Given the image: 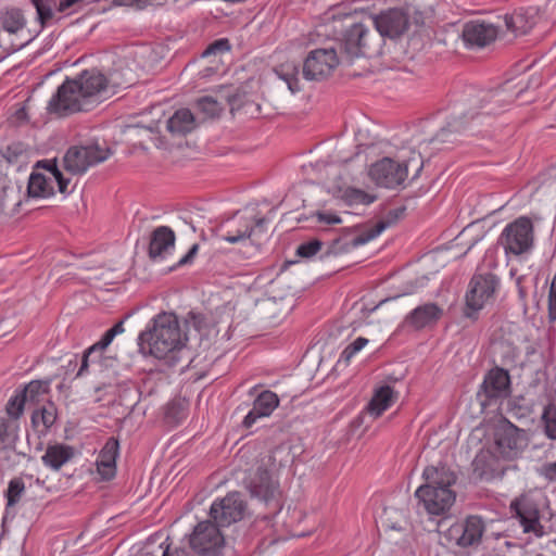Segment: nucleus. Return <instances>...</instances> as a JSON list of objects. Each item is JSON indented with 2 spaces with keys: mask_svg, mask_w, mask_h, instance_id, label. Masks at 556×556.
<instances>
[{
  "mask_svg": "<svg viewBox=\"0 0 556 556\" xmlns=\"http://www.w3.org/2000/svg\"><path fill=\"white\" fill-rule=\"evenodd\" d=\"M344 200L349 205H355V204L368 205L376 200V197L368 194L367 192H365L361 189L350 188V189L345 190V192H344Z\"/></svg>",
  "mask_w": 556,
  "mask_h": 556,
  "instance_id": "79ce46f5",
  "label": "nucleus"
},
{
  "mask_svg": "<svg viewBox=\"0 0 556 556\" xmlns=\"http://www.w3.org/2000/svg\"><path fill=\"white\" fill-rule=\"evenodd\" d=\"M338 65L339 56L334 48H317L304 59L302 76L306 80H320L331 75Z\"/></svg>",
  "mask_w": 556,
  "mask_h": 556,
  "instance_id": "9b49d317",
  "label": "nucleus"
},
{
  "mask_svg": "<svg viewBox=\"0 0 556 556\" xmlns=\"http://www.w3.org/2000/svg\"><path fill=\"white\" fill-rule=\"evenodd\" d=\"M1 24L4 30L15 34L23 29L26 25V20L22 10L12 8L1 14Z\"/></svg>",
  "mask_w": 556,
  "mask_h": 556,
  "instance_id": "c9c22d12",
  "label": "nucleus"
},
{
  "mask_svg": "<svg viewBox=\"0 0 556 556\" xmlns=\"http://www.w3.org/2000/svg\"><path fill=\"white\" fill-rule=\"evenodd\" d=\"M540 424L544 435L556 441V404L548 403L543 407Z\"/></svg>",
  "mask_w": 556,
  "mask_h": 556,
  "instance_id": "e433bc0d",
  "label": "nucleus"
},
{
  "mask_svg": "<svg viewBox=\"0 0 556 556\" xmlns=\"http://www.w3.org/2000/svg\"><path fill=\"white\" fill-rule=\"evenodd\" d=\"M547 319L551 324L556 321V274L552 279L548 291Z\"/></svg>",
  "mask_w": 556,
  "mask_h": 556,
  "instance_id": "de8ad7c7",
  "label": "nucleus"
},
{
  "mask_svg": "<svg viewBox=\"0 0 556 556\" xmlns=\"http://www.w3.org/2000/svg\"><path fill=\"white\" fill-rule=\"evenodd\" d=\"M35 7L37 12V20L43 28L47 23L53 17V3L54 0H29Z\"/></svg>",
  "mask_w": 556,
  "mask_h": 556,
  "instance_id": "58836bf2",
  "label": "nucleus"
},
{
  "mask_svg": "<svg viewBox=\"0 0 556 556\" xmlns=\"http://www.w3.org/2000/svg\"><path fill=\"white\" fill-rule=\"evenodd\" d=\"M244 483L251 497L264 503L273 514L281 510L282 491L279 481L273 477L264 462L249 473Z\"/></svg>",
  "mask_w": 556,
  "mask_h": 556,
  "instance_id": "39448f33",
  "label": "nucleus"
},
{
  "mask_svg": "<svg viewBox=\"0 0 556 556\" xmlns=\"http://www.w3.org/2000/svg\"><path fill=\"white\" fill-rule=\"evenodd\" d=\"M108 79L97 68L83 71L75 78H66L48 102V111L59 115L90 111L106 89Z\"/></svg>",
  "mask_w": 556,
  "mask_h": 556,
  "instance_id": "f257e3e1",
  "label": "nucleus"
},
{
  "mask_svg": "<svg viewBox=\"0 0 556 556\" xmlns=\"http://www.w3.org/2000/svg\"><path fill=\"white\" fill-rule=\"evenodd\" d=\"M267 223L266 217H260L255 219V228L263 229L264 225Z\"/></svg>",
  "mask_w": 556,
  "mask_h": 556,
  "instance_id": "680f3d73",
  "label": "nucleus"
},
{
  "mask_svg": "<svg viewBox=\"0 0 556 556\" xmlns=\"http://www.w3.org/2000/svg\"><path fill=\"white\" fill-rule=\"evenodd\" d=\"M37 166H42L53 175V167L58 166L55 160H43L37 163Z\"/></svg>",
  "mask_w": 556,
  "mask_h": 556,
  "instance_id": "13d9d810",
  "label": "nucleus"
},
{
  "mask_svg": "<svg viewBox=\"0 0 556 556\" xmlns=\"http://www.w3.org/2000/svg\"><path fill=\"white\" fill-rule=\"evenodd\" d=\"M500 283V278L491 271L476 273L469 281L465 295L464 316L477 319L478 313L495 301Z\"/></svg>",
  "mask_w": 556,
  "mask_h": 556,
  "instance_id": "423d86ee",
  "label": "nucleus"
},
{
  "mask_svg": "<svg viewBox=\"0 0 556 556\" xmlns=\"http://www.w3.org/2000/svg\"><path fill=\"white\" fill-rule=\"evenodd\" d=\"M25 492V483L22 478H13L9 481L7 489L8 506L16 505Z\"/></svg>",
  "mask_w": 556,
  "mask_h": 556,
  "instance_id": "a19ab883",
  "label": "nucleus"
},
{
  "mask_svg": "<svg viewBox=\"0 0 556 556\" xmlns=\"http://www.w3.org/2000/svg\"><path fill=\"white\" fill-rule=\"evenodd\" d=\"M75 456V448L66 444L48 445L41 456L42 464L51 470L58 471L63 465Z\"/></svg>",
  "mask_w": 556,
  "mask_h": 556,
  "instance_id": "cd10ccee",
  "label": "nucleus"
},
{
  "mask_svg": "<svg viewBox=\"0 0 556 556\" xmlns=\"http://www.w3.org/2000/svg\"><path fill=\"white\" fill-rule=\"evenodd\" d=\"M551 186H553L556 189V178L551 182Z\"/></svg>",
  "mask_w": 556,
  "mask_h": 556,
  "instance_id": "338daca9",
  "label": "nucleus"
},
{
  "mask_svg": "<svg viewBox=\"0 0 556 556\" xmlns=\"http://www.w3.org/2000/svg\"><path fill=\"white\" fill-rule=\"evenodd\" d=\"M424 484L435 488H450L456 482L455 472L446 465L439 463L438 465L427 466L422 471Z\"/></svg>",
  "mask_w": 556,
  "mask_h": 556,
  "instance_id": "bb28decb",
  "label": "nucleus"
},
{
  "mask_svg": "<svg viewBox=\"0 0 556 556\" xmlns=\"http://www.w3.org/2000/svg\"><path fill=\"white\" fill-rule=\"evenodd\" d=\"M24 150L20 143H13L8 147L2 152V156L11 164H15L18 162L20 156L23 154Z\"/></svg>",
  "mask_w": 556,
  "mask_h": 556,
  "instance_id": "09e8293b",
  "label": "nucleus"
},
{
  "mask_svg": "<svg viewBox=\"0 0 556 556\" xmlns=\"http://www.w3.org/2000/svg\"><path fill=\"white\" fill-rule=\"evenodd\" d=\"M115 337L113 336V332L109 329L104 332V334L101 337V339L89 346L81 356V364L80 367L76 374V377H83L88 372L89 367V357L93 354H100L103 353V351L111 344Z\"/></svg>",
  "mask_w": 556,
  "mask_h": 556,
  "instance_id": "72a5a7b5",
  "label": "nucleus"
},
{
  "mask_svg": "<svg viewBox=\"0 0 556 556\" xmlns=\"http://www.w3.org/2000/svg\"><path fill=\"white\" fill-rule=\"evenodd\" d=\"M414 167L415 174L412 179H416L422 169V161L420 154L413 153L408 160L395 161L391 157H382L371 164L369 168V177L378 186L388 189L405 187L408 178V168Z\"/></svg>",
  "mask_w": 556,
  "mask_h": 556,
  "instance_id": "20e7f679",
  "label": "nucleus"
},
{
  "mask_svg": "<svg viewBox=\"0 0 556 556\" xmlns=\"http://www.w3.org/2000/svg\"><path fill=\"white\" fill-rule=\"evenodd\" d=\"M534 243V228L531 219L521 216L507 224L503 229L498 244L506 254L521 255L528 253Z\"/></svg>",
  "mask_w": 556,
  "mask_h": 556,
  "instance_id": "6e6552de",
  "label": "nucleus"
},
{
  "mask_svg": "<svg viewBox=\"0 0 556 556\" xmlns=\"http://www.w3.org/2000/svg\"><path fill=\"white\" fill-rule=\"evenodd\" d=\"M510 392V377L508 371L495 367L491 369L481 384L480 396L485 399L481 402L483 406L490 405L492 401L507 397Z\"/></svg>",
  "mask_w": 556,
  "mask_h": 556,
  "instance_id": "a211bd4d",
  "label": "nucleus"
},
{
  "mask_svg": "<svg viewBox=\"0 0 556 556\" xmlns=\"http://www.w3.org/2000/svg\"><path fill=\"white\" fill-rule=\"evenodd\" d=\"M165 543H161L159 545V552L161 554V556H170L169 554V545H164Z\"/></svg>",
  "mask_w": 556,
  "mask_h": 556,
  "instance_id": "052dcab7",
  "label": "nucleus"
},
{
  "mask_svg": "<svg viewBox=\"0 0 556 556\" xmlns=\"http://www.w3.org/2000/svg\"><path fill=\"white\" fill-rule=\"evenodd\" d=\"M175 247V233L167 226L157 227L151 236L149 256L153 261L164 258Z\"/></svg>",
  "mask_w": 556,
  "mask_h": 556,
  "instance_id": "b1692460",
  "label": "nucleus"
},
{
  "mask_svg": "<svg viewBox=\"0 0 556 556\" xmlns=\"http://www.w3.org/2000/svg\"><path fill=\"white\" fill-rule=\"evenodd\" d=\"M519 293H520L521 296H525V291H523L522 288H519Z\"/></svg>",
  "mask_w": 556,
  "mask_h": 556,
  "instance_id": "69168bd1",
  "label": "nucleus"
},
{
  "mask_svg": "<svg viewBox=\"0 0 556 556\" xmlns=\"http://www.w3.org/2000/svg\"><path fill=\"white\" fill-rule=\"evenodd\" d=\"M118 450V441L110 438L99 453L96 465L98 472L104 480H110L115 476Z\"/></svg>",
  "mask_w": 556,
  "mask_h": 556,
  "instance_id": "393cba45",
  "label": "nucleus"
},
{
  "mask_svg": "<svg viewBox=\"0 0 556 556\" xmlns=\"http://www.w3.org/2000/svg\"><path fill=\"white\" fill-rule=\"evenodd\" d=\"M25 395H22L21 392H15L8 401L5 405V412L10 417V420L18 421V418L22 416L25 406Z\"/></svg>",
  "mask_w": 556,
  "mask_h": 556,
  "instance_id": "ea45409f",
  "label": "nucleus"
},
{
  "mask_svg": "<svg viewBox=\"0 0 556 556\" xmlns=\"http://www.w3.org/2000/svg\"><path fill=\"white\" fill-rule=\"evenodd\" d=\"M485 531V522L478 515H470L462 522L453 523L445 532L444 538L450 544L458 547H469L481 542Z\"/></svg>",
  "mask_w": 556,
  "mask_h": 556,
  "instance_id": "ddd939ff",
  "label": "nucleus"
},
{
  "mask_svg": "<svg viewBox=\"0 0 556 556\" xmlns=\"http://www.w3.org/2000/svg\"><path fill=\"white\" fill-rule=\"evenodd\" d=\"M112 154L111 149L99 142H91L86 146H73L65 152L62 163L66 172L72 175H83L91 166L106 161Z\"/></svg>",
  "mask_w": 556,
  "mask_h": 556,
  "instance_id": "0eeeda50",
  "label": "nucleus"
},
{
  "mask_svg": "<svg viewBox=\"0 0 556 556\" xmlns=\"http://www.w3.org/2000/svg\"><path fill=\"white\" fill-rule=\"evenodd\" d=\"M279 405V397L273 391H263L253 402L251 410L245 415L242 426L251 428L257 419L268 417Z\"/></svg>",
  "mask_w": 556,
  "mask_h": 556,
  "instance_id": "4be33fe9",
  "label": "nucleus"
},
{
  "mask_svg": "<svg viewBox=\"0 0 556 556\" xmlns=\"http://www.w3.org/2000/svg\"><path fill=\"white\" fill-rule=\"evenodd\" d=\"M380 37L396 38L404 34L408 27L407 15L400 9H390L372 18Z\"/></svg>",
  "mask_w": 556,
  "mask_h": 556,
  "instance_id": "6ab92c4d",
  "label": "nucleus"
},
{
  "mask_svg": "<svg viewBox=\"0 0 556 556\" xmlns=\"http://www.w3.org/2000/svg\"><path fill=\"white\" fill-rule=\"evenodd\" d=\"M101 356H102V353H100V354H93L92 356H90V357H89V363H90V362H91V363H96V362L100 361Z\"/></svg>",
  "mask_w": 556,
  "mask_h": 556,
  "instance_id": "0e129e2a",
  "label": "nucleus"
},
{
  "mask_svg": "<svg viewBox=\"0 0 556 556\" xmlns=\"http://www.w3.org/2000/svg\"><path fill=\"white\" fill-rule=\"evenodd\" d=\"M515 85L511 81H506L498 89L485 92L479 99V111H468L457 117H454L452 122L447 124V128H442L440 132L435 135L433 140L447 141L446 132H457L463 130L470 121L479 118L481 115H492L503 112L506 106L513 103L527 88L521 86L518 91H515Z\"/></svg>",
  "mask_w": 556,
  "mask_h": 556,
  "instance_id": "7ed1b4c3",
  "label": "nucleus"
},
{
  "mask_svg": "<svg viewBox=\"0 0 556 556\" xmlns=\"http://www.w3.org/2000/svg\"><path fill=\"white\" fill-rule=\"evenodd\" d=\"M17 114H18V115H20V114L25 115V111H24V109L20 110V111L17 112Z\"/></svg>",
  "mask_w": 556,
  "mask_h": 556,
  "instance_id": "774afa93",
  "label": "nucleus"
},
{
  "mask_svg": "<svg viewBox=\"0 0 556 556\" xmlns=\"http://www.w3.org/2000/svg\"><path fill=\"white\" fill-rule=\"evenodd\" d=\"M230 50V43L228 39L223 38L214 41L204 51L203 55L216 54L217 52H226Z\"/></svg>",
  "mask_w": 556,
  "mask_h": 556,
  "instance_id": "8fccbe9b",
  "label": "nucleus"
},
{
  "mask_svg": "<svg viewBox=\"0 0 556 556\" xmlns=\"http://www.w3.org/2000/svg\"><path fill=\"white\" fill-rule=\"evenodd\" d=\"M186 341L178 317L168 312L154 316L138 336L139 351L159 359L175 358V354L186 345Z\"/></svg>",
  "mask_w": 556,
  "mask_h": 556,
  "instance_id": "f03ea898",
  "label": "nucleus"
},
{
  "mask_svg": "<svg viewBox=\"0 0 556 556\" xmlns=\"http://www.w3.org/2000/svg\"><path fill=\"white\" fill-rule=\"evenodd\" d=\"M504 21L506 28L517 35L519 33L517 24L521 23L523 18L521 15H505Z\"/></svg>",
  "mask_w": 556,
  "mask_h": 556,
  "instance_id": "864d4df0",
  "label": "nucleus"
},
{
  "mask_svg": "<svg viewBox=\"0 0 556 556\" xmlns=\"http://www.w3.org/2000/svg\"><path fill=\"white\" fill-rule=\"evenodd\" d=\"M233 313H235V305H232L230 302L216 308V314H219L220 316H226V319H228V320L232 319Z\"/></svg>",
  "mask_w": 556,
  "mask_h": 556,
  "instance_id": "6e6d98bb",
  "label": "nucleus"
},
{
  "mask_svg": "<svg viewBox=\"0 0 556 556\" xmlns=\"http://www.w3.org/2000/svg\"><path fill=\"white\" fill-rule=\"evenodd\" d=\"M497 27L484 22H469L463 30V38L470 47L483 48L494 41L497 37Z\"/></svg>",
  "mask_w": 556,
  "mask_h": 556,
  "instance_id": "aec40b11",
  "label": "nucleus"
},
{
  "mask_svg": "<svg viewBox=\"0 0 556 556\" xmlns=\"http://www.w3.org/2000/svg\"><path fill=\"white\" fill-rule=\"evenodd\" d=\"M323 244V241L318 239L303 242L296 248V255L303 258H312L321 250Z\"/></svg>",
  "mask_w": 556,
  "mask_h": 556,
  "instance_id": "c03bdc74",
  "label": "nucleus"
},
{
  "mask_svg": "<svg viewBox=\"0 0 556 556\" xmlns=\"http://www.w3.org/2000/svg\"><path fill=\"white\" fill-rule=\"evenodd\" d=\"M49 391V383L40 380L30 381L21 392L25 395V402L37 403L40 396L47 394Z\"/></svg>",
  "mask_w": 556,
  "mask_h": 556,
  "instance_id": "4c0bfd02",
  "label": "nucleus"
},
{
  "mask_svg": "<svg viewBox=\"0 0 556 556\" xmlns=\"http://www.w3.org/2000/svg\"><path fill=\"white\" fill-rule=\"evenodd\" d=\"M110 330L113 332V336L116 337L117 334H121L124 332V323L123 320L115 324Z\"/></svg>",
  "mask_w": 556,
  "mask_h": 556,
  "instance_id": "bf43d9fd",
  "label": "nucleus"
},
{
  "mask_svg": "<svg viewBox=\"0 0 556 556\" xmlns=\"http://www.w3.org/2000/svg\"><path fill=\"white\" fill-rule=\"evenodd\" d=\"M315 216L319 224L337 225L342 223L341 217L332 212H316Z\"/></svg>",
  "mask_w": 556,
  "mask_h": 556,
  "instance_id": "3c124183",
  "label": "nucleus"
},
{
  "mask_svg": "<svg viewBox=\"0 0 556 556\" xmlns=\"http://www.w3.org/2000/svg\"><path fill=\"white\" fill-rule=\"evenodd\" d=\"M28 195L31 198H49L54 194L52 182L41 173H33L28 179Z\"/></svg>",
  "mask_w": 556,
  "mask_h": 556,
  "instance_id": "473e14b6",
  "label": "nucleus"
},
{
  "mask_svg": "<svg viewBox=\"0 0 556 556\" xmlns=\"http://www.w3.org/2000/svg\"><path fill=\"white\" fill-rule=\"evenodd\" d=\"M114 3L117 5H130L136 4L134 0H114Z\"/></svg>",
  "mask_w": 556,
  "mask_h": 556,
  "instance_id": "e2e57ef3",
  "label": "nucleus"
},
{
  "mask_svg": "<svg viewBox=\"0 0 556 556\" xmlns=\"http://www.w3.org/2000/svg\"><path fill=\"white\" fill-rule=\"evenodd\" d=\"M404 213L405 207L403 206L389 211L386 220L378 222L377 224L366 229L362 233L355 236L353 239H351L350 242L345 243L344 245L341 243L340 239L333 240L331 245L329 247L328 253L338 254L346 252L350 249H354L368 243L369 241L377 238L392 224L396 223L400 218H402Z\"/></svg>",
  "mask_w": 556,
  "mask_h": 556,
  "instance_id": "dca6fc26",
  "label": "nucleus"
},
{
  "mask_svg": "<svg viewBox=\"0 0 556 556\" xmlns=\"http://www.w3.org/2000/svg\"><path fill=\"white\" fill-rule=\"evenodd\" d=\"M339 45L341 52L351 61L359 56H370L380 46L379 37L363 23L348 26Z\"/></svg>",
  "mask_w": 556,
  "mask_h": 556,
  "instance_id": "1a4fd4ad",
  "label": "nucleus"
},
{
  "mask_svg": "<svg viewBox=\"0 0 556 556\" xmlns=\"http://www.w3.org/2000/svg\"><path fill=\"white\" fill-rule=\"evenodd\" d=\"M53 178L58 182L59 191L63 194L68 193L67 187L71 182V179L65 178L58 166L53 167Z\"/></svg>",
  "mask_w": 556,
  "mask_h": 556,
  "instance_id": "603ef678",
  "label": "nucleus"
},
{
  "mask_svg": "<svg viewBox=\"0 0 556 556\" xmlns=\"http://www.w3.org/2000/svg\"><path fill=\"white\" fill-rule=\"evenodd\" d=\"M56 420V407L48 401L40 408L34 410L31 414V424L34 427L42 425L43 430L49 429Z\"/></svg>",
  "mask_w": 556,
  "mask_h": 556,
  "instance_id": "f704fd0d",
  "label": "nucleus"
},
{
  "mask_svg": "<svg viewBox=\"0 0 556 556\" xmlns=\"http://www.w3.org/2000/svg\"><path fill=\"white\" fill-rule=\"evenodd\" d=\"M418 506L430 516H442L446 514L456 500V493L450 488H435L421 484L415 491Z\"/></svg>",
  "mask_w": 556,
  "mask_h": 556,
  "instance_id": "f8f14e48",
  "label": "nucleus"
},
{
  "mask_svg": "<svg viewBox=\"0 0 556 556\" xmlns=\"http://www.w3.org/2000/svg\"><path fill=\"white\" fill-rule=\"evenodd\" d=\"M542 476L551 482H556V462L545 464L542 467Z\"/></svg>",
  "mask_w": 556,
  "mask_h": 556,
  "instance_id": "5fc2aeb1",
  "label": "nucleus"
},
{
  "mask_svg": "<svg viewBox=\"0 0 556 556\" xmlns=\"http://www.w3.org/2000/svg\"><path fill=\"white\" fill-rule=\"evenodd\" d=\"M197 108L207 117L218 116L223 106L212 97H202L197 101Z\"/></svg>",
  "mask_w": 556,
  "mask_h": 556,
  "instance_id": "37998d69",
  "label": "nucleus"
},
{
  "mask_svg": "<svg viewBox=\"0 0 556 556\" xmlns=\"http://www.w3.org/2000/svg\"><path fill=\"white\" fill-rule=\"evenodd\" d=\"M198 249H199V245L198 244H193L190 250L188 251V253L186 255H184L177 263V266H182V265H186L188 263H190L193 257L195 256L197 252H198Z\"/></svg>",
  "mask_w": 556,
  "mask_h": 556,
  "instance_id": "4d7b16f0",
  "label": "nucleus"
},
{
  "mask_svg": "<svg viewBox=\"0 0 556 556\" xmlns=\"http://www.w3.org/2000/svg\"><path fill=\"white\" fill-rule=\"evenodd\" d=\"M277 76L286 81L289 90L295 93L301 90L300 85V64L295 61H287L275 67Z\"/></svg>",
  "mask_w": 556,
  "mask_h": 556,
  "instance_id": "7c9ffc66",
  "label": "nucleus"
},
{
  "mask_svg": "<svg viewBox=\"0 0 556 556\" xmlns=\"http://www.w3.org/2000/svg\"><path fill=\"white\" fill-rule=\"evenodd\" d=\"M248 504L242 493L232 491L213 502L210 517L219 528L229 527L243 519Z\"/></svg>",
  "mask_w": 556,
  "mask_h": 556,
  "instance_id": "9d476101",
  "label": "nucleus"
},
{
  "mask_svg": "<svg viewBox=\"0 0 556 556\" xmlns=\"http://www.w3.org/2000/svg\"><path fill=\"white\" fill-rule=\"evenodd\" d=\"M443 309L435 303H426L414 308L405 318V323L416 330L431 327L442 317Z\"/></svg>",
  "mask_w": 556,
  "mask_h": 556,
  "instance_id": "5701e85b",
  "label": "nucleus"
},
{
  "mask_svg": "<svg viewBox=\"0 0 556 556\" xmlns=\"http://www.w3.org/2000/svg\"><path fill=\"white\" fill-rule=\"evenodd\" d=\"M500 457L501 456L494 452H486L478 455L473 462L475 471H477L479 477L485 481L502 478L505 473V467L500 464Z\"/></svg>",
  "mask_w": 556,
  "mask_h": 556,
  "instance_id": "a878e982",
  "label": "nucleus"
},
{
  "mask_svg": "<svg viewBox=\"0 0 556 556\" xmlns=\"http://www.w3.org/2000/svg\"><path fill=\"white\" fill-rule=\"evenodd\" d=\"M197 127L195 118L192 112L188 109L177 110L168 119L166 124L167 130L173 136H185Z\"/></svg>",
  "mask_w": 556,
  "mask_h": 556,
  "instance_id": "c85d7f7f",
  "label": "nucleus"
},
{
  "mask_svg": "<svg viewBox=\"0 0 556 556\" xmlns=\"http://www.w3.org/2000/svg\"><path fill=\"white\" fill-rule=\"evenodd\" d=\"M219 229L224 231L220 239L231 244L250 238L254 231L252 220L248 217L238 216V214L222 223Z\"/></svg>",
  "mask_w": 556,
  "mask_h": 556,
  "instance_id": "412c9836",
  "label": "nucleus"
},
{
  "mask_svg": "<svg viewBox=\"0 0 556 556\" xmlns=\"http://www.w3.org/2000/svg\"><path fill=\"white\" fill-rule=\"evenodd\" d=\"M509 509L518 519L525 533H533L536 538H542L545 534L539 505L531 495L521 494L514 498Z\"/></svg>",
  "mask_w": 556,
  "mask_h": 556,
  "instance_id": "4468645a",
  "label": "nucleus"
},
{
  "mask_svg": "<svg viewBox=\"0 0 556 556\" xmlns=\"http://www.w3.org/2000/svg\"><path fill=\"white\" fill-rule=\"evenodd\" d=\"M522 443L523 438L521 431L516 426L508 422L496 429L492 452L505 460H511L516 458L522 450Z\"/></svg>",
  "mask_w": 556,
  "mask_h": 556,
  "instance_id": "f3484780",
  "label": "nucleus"
},
{
  "mask_svg": "<svg viewBox=\"0 0 556 556\" xmlns=\"http://www.w3.org/2000/svg\"><path fill=\"white\" fill-rule=\"evenodd\" d=\"M18 421L0 417V452L15 448L18 440Z\"/></svg>",
  "mask_w": 556,
  "mask_h": 556,
  "instance_id": "2f4dec72",
  "label": "nucleus"
},
{
  "mask_svg": "<svg viewBox=\"0 0 556 556\" xmlns=\"http://www.w3.org/2000/svg\"><path fill=\"white\" fill-rule=\"evenodd\" d=\"M394 391L390 386H382L376 390L370 402L368 403L367 410L374 417H379L387 410L393 402Z\"/></svg>",
  "mask_w": 556,
  "mask_h": 556,
  "instance_id": "c756f323",
  "label": "nucleus"
},
{
  "mask_svg": "<svg viewBox=\"0 0 556 556\" xmlns=\"http://www.w3.org/2000/svg\"><path fill=\"white\" fill-rule=\"evenodd\" d=\"M189 543L191 548L199 555L216 556L224 546V536L218 526L206 520L195 526L190 535Z\"/></svg>",
  "mask_w": 556,
  "mask_h": 556,
  "instance_id": "2eb2a0df",
  "label": "nucleus"
},
{
  "mask_svg": "<svg viewBox=\"0 0 556 556\" xmlns=\"http://www.w3.org/2000/svg\"><path fill=\"white\" fill-rule=\"evenodd\" d=\"M257 312L263 319L269 321H276L277 315V303L273 300H264L257 304Z\"/></svg>",
  "mask_w": 556,
  "mask_h": 556,
  "instance_id": "49530a36",
  "label": "nucleus"
},
{
  "mask_svg": "<svg viewBox=\"0 0 556 556\" xmlns=\"http://www.w3.org/2000/svg\"><path fill=\"white\" fill-rule=\"evenodd\" d=\"M368 343V340L363 337L356 338L352 343H350L341 353L339 362H344L349 364L351 358L359 352L364 346Z\"/></svg>",
  "mask_w": 556,
  "mask_h": 556,
  "instance_id": "a18cd8bd",
  "label": "nucleus"
}]
</instances>
